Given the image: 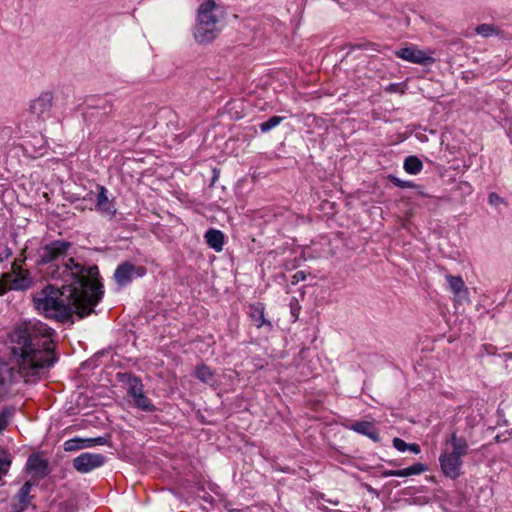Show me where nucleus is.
Returning a JSON list of instances; mask_svg holds the SVG:
<instances>
[{
    "instance_id": "nucleus-1",
    "label": "nucleus",
    "mask_w": 512,
    "mask_h": 512,
    "mask_svg": "<svg viewBox=\"0 0 512 512\" xmlns=\"http://www.w3.org/2000/svg\"><path fill=\"white\" fill-rule=\"evenodd\" d=\"M69 247V243L61 241L47 245L37 264L41 277L55 283H48L34 297V309L59 322L69 320L73 314L80 318L90 315L103 295L98 267H85L73 258L66 259Z\"/></svg>"
},
{
    "instance_id": "nucleus-2",
    "label": "nucleus",
    "mask_w": 512,
    "mask_h": 512,
    "mask_svg": "<svg viewBox=\"0 0 512 512\" xmlns=\"http://www.w3.org/2000/svg\"><path fill=\"white\" fill-rule=\"evenodd\" d=\"M55 331L41 322L34 323V377L49 369L57 360L54 341Z\"/></svg>"
},
{
    "instance_id": "nucleus-3",
    "label": "nucleus",
    "mask_w": 512,
    "mask_h": 512,
    "mask_svg": "<svg viewBox=\"0 0 512 512\" xmlns=\"http://www.w3.org/2000/svg\"><path fill=\"white\" fill-rule=\"evenodd\" d=\"M12 354L17 360L19 371L23 376H29L32 370V326L24 323L15 328L10 334Z\"/></svg>"
},
{
    "instance_id": "nucleus-4",
    "label": "nucleus",
    "mask_w": 512,
    "mask_h": 512,
    "mask_svg": "<svg viewBox=\"0 0 512 512\" xmlns=\"http://www.w3.org/2000/svg\"><path fill=\"white\" fill-rule=\"evenodd\" d=\"M452 446V451H443L439 457L440 467L443 474L451 479H456L461 475L463 465L462 457L468 452L467 440L458 437L454 432L448 441Z\"/></svg>"
},
{
    "instance_id": "nucleus-5",
    "label": "nucleus",
    "mask_w": 512,
    "mask_h": 512,
    "mask_svg": "<svg viewBox=\"0 0 512 512\" xmlns=\"http://www.w3.org/2000/svg\"><path fill=\"white\" fill-rule=\"evenodd\" d=\"M31 280L29 271L23 270L21 265L14 262L12 271L2 274L0 277V296L6 294L10 290H24L30 287Z\"/></svg>"
},
{
    "instance_id": "nucleus-6",
    "label": "nucleus",
    "mask_w": 512,
    "mask_h": 512,
    "mask_svg": "<svg viewBox=\"0 0 512 512\" xmlns=\"http://www.w3.org/2000/svg\"><path fill=\"white\" fill-rule=\"evenodd\" d=\"M434 51L431 49L421 50L416 45H409L395 51L396 57L418 65H432L435 63Z\"/></svg>"
},
{
    "instance_id": "nucleus-7",
    "label": "nucleus",
    "mask_w": 512,
    "mask_h": 512,
    "mask_svg": "<svg viewBox=\"0 0 512 512\" xmlns=\"http://www.w3.org/2000/svg\"><path fill=\"white\" fill-rule=\"evenodd\" d=\"M127 393L133 399V403L138 409L147 412L155 411V406L144 393V385L140 378L136 376L128 378Z\"/></svg>"
},
{
    "instance_id": "nucleus-8",
    "label": "nucleus",
    "mask_w": 512,
    "mask_h": 512,
    "mask_svg": "<svg viewBox=\"0 0 512 512\" xmlns=\"http://www.w3.org/2000/svg\"><path fill=\"white\" fill-rule=\"evenodd\" d=\"M146 273L143 266H135L130 262L121 263L115 270L114 279L120 286H126L134 277H142Z\"/></svg>"
},
{
    "instance_id": "nucleus-9",
    "label": "nucleus",
    "mask_w": 512,
    "mask_h": 512,
    "mask_svg": "<svg viewBox=\"0 0 512 512\" xmlns=\"http://www.w3.org/2000/svg\"><path fill=\"white\" fill-rule=\"evenodd\" d=\"M105 457L102 454L82 453L73 460V467L81 473H87L104 464Z\"/></svg>"
},
{
    "instance_id": "nucleus-10",
    "label": "nucleus",
    "mask_w": 512,
    "mask_h": 512,
    "mask_svg": "<svg viewBox=\"0 0 512 512\" xmlns=\"http://www.w3.org/2000/svg\"><path fill=\"white\" fill-rule=\"evenodd\" d=\"M218 21H197L194 28V37L198 43H208L214 40L218 33Z\"/></svg>"
},
{
    "instance_id": "nucleus-11",
    "label": "nucleus",
    "mask_w": 512,
    "mask_h": 512,
    "mask_svg": "<svg viewBox=\"0 0 512 512\" xmlns=\"http://www.w3.org/2000/svg\"><path fill=\"white\" fill-rule=\"evenodd\" d=\"M32 483L30 480L26 481L21 487L18 494L14 497L11 504L12 512H23L29 504V494L31 491Z\"/></svg>"
},
{
    "instance_id": "nucleus-12",
    "label": "nucleus",
    "mask_w": 512,
    "mask_h": 512,
    "mask_svg": "<svg viewBox=\"0 0 512 512\" xmlns=\"http://www.w3.org/2000/svg\"><path fill=\"white\" fill-rule=\"evenodd\" d=\"M349 429L367 436L374 442H378L380 440L378 429L375 427L373 422L355 421L349 425Z\"/></svg>"
},
{
    "instance_id": "nucleus-13",
    "label": "nucleus",
    "mask_w": 512,
    "mask_h": 512,
    "mask_svg": "<svg viewBox=\"0 0 512 512\" xmlns=\"http://www.w3.org/2000/svg\"><path fill=\"white\" fill-rule=\"evenodd\" d=\"M96 208L103 214L113 217L116 214V209L111 200L108 199L107 189L104 186H99Z\"/></svg>"
},
{
    "instance_id": "nucleus-14",
    "label": "nucleus",
    "mask_w": 512,
    "mask_h": 512,
    "mask_svg": "<svg viewBox=\"0 0 512 512\" xmlns=\"http://www.w3.org/2000/svg\"><path fill=\"white\" fill-rule=\"evenodd\" d=\"M428 470L427 465L423 463H415L410 467L399 470H386L383 472L384 477H409L412 475H419Z\"/></svg>"
},
{
    "instance_id": "nucleus-15",
    "label": "nucleus",
    "mask_w": 512,
    "mask_h": 512,
    "mask_svg": "<svg viewBox=\"0 0 512 512\" xmlns=\"http://www.w3.org/2000/svg\"><path fill=\"white\" fill-rule=\"evenodd\" d=\"M249 316L257 328L262 326H268L270 329L272 328L271 322L265 318V307L262 303L250 305Z\"/></svg>"
},
{
    "instance_id": "nucleus-16",
    "label": "nucleus",
    "mask_w": 512,
    "mask_h": 512,
    "mask_svg": "<svg viewBox=\"0 0 512 512\" xmlns=\"http://www.w3.org/2000/svg\"><path fill=\"white\" fill-rule=\"evenodd\" d=\"M204 238L207 245L216 252H221L224 246V234L217 229H209L206 231Z\"/></svg>"
},
{
    "instance_id": "nucleus-17",
    "label": "nucleus",
    "mask_w": 512,
    "mask_h": 512,
    "mask_svg": "<svg viewBox=\"0 0 512 512\" xmlns=\"http://www.w3.org/2000/svg\"><path fill=\"white\" fill-rule=\"evenodd\" d=\"M216 8L214 0H206L203 2L198 9L197 21H218L213 11Z\"/></svg>"
},
{
    "instance_id": "nucleus-18",
    "label": "nucleus",
    "mask_w": 512,
    "mask_h": 512,
    "mask_svg": "<svg viewBox=\"0 0 512 512\" xmlns=\"http://www.w3.org/2000/svg\"><path fill=\"white\" fill-rule=\"evenodd\" d=\"M446 280L455 298H462L468 294V289L461 276L447 275Z\"/></svg>"
},
{
    "instance_id": "nucleus-19",
    "label": "nucleus",
    "mask_w": 512,
    "mask_h": 512,
    "mask_svg": "<svg viewBox=\"0 0 512 512\" xmlns=\"http://www.w3.org/2000/svg\"><path fill=\"white\" fill-rule=\"evenodd\" d=\"M404 170L411 175H416L420 173L423 169V164L421 160L416 156H408L404 160Z\"/></svg>"
},
{
    "instance_id": "nucleus-20",
    "label": "nucleus",
    "mask_w": 512,
    "mask_h": 512,
    "mask_svg": "<svg viewBox=\"0 0 512 512\" xmlns=\"http://www.w3.org/2000/svg\"><path fill=\"white\" fill-rule=\"evenodd\" d=\"M49 473L50 469L48 461L34 454V478H42L48 475Z\"/></svg>"
},
{
    "instance_id": "nucleus-21",
    "label": "nucleus",
    "mask_w": 512,
    "mask_h": 512,
    "mask_svg": "<svg viewBox=\"0 0 512 512\" xmlns=\"http://www.w3.org/2000/svg\"><path fill=\"white\" fill-rule=\"evenodd\" d=\"M53 95L51 92L42 93L39 98L36 100L37 105L40 107V112L44 113L47 111L52 104Z\"/></svg>"
},
{
    "instance_id": "nucleus-22",
    "label": "nucleus",
    "mask_w": 512,
    "mask_h": 512,
    "mask_svg": "<svg viewBox=\"0 0 512 512\" xmlns=\"http://www.w3.org/2000/svg\"><path fill=\"white\" fill-rule=\"evenodd\" d=\"M284 120V117H281V116H272L271 118H269L267 121L265 122H262L260 125H259V128H260V131L262 133H267L268 131H270L271 129L275 128L276 126H278L282 121Z\"/></svg>"
},
{
    "instance_id": "nucleus-23",
    "label": "nucleus",
    "mask_w": 512,
    "mask_h": 512,
    "mask_svg": "<svg viewBox=\"0 0 512 512\" xmlns=\"http://www.w3.org/2000/svg\"><path fill=\"white\" fill-rule=\"evenodd\" d=\"M196 377L205 383L213 381V372L206 365H201L196 369Z\"/></svg>"
},
{
    "instance_id": "nucleus-24",
    "label": "nucleus",
    "mask_w": 512,
    "mask_h": 512,
    "mask_svg": "<svg viewBox=\"0 0 512 512\" xmlns=\"http://www.w3.org/2000/svg\"><path fill=\"white\" fill-rule=\"evenodd\" d=\"M63 448L67 452L77 451L83 449L81 438L75 437L64 442Z\"/></svg>"
},
{
    "instance_id": "nucleus-25",
    "label": "nucleus",
    "mask_w": 512,
    "mask_h": 512,
    "mask_svg": "<svg viewBox=\"0 0 512 512\" xmlns=\"http://www.w3.org/2000/svg\"><path fill=\"white\" fill-rule=\"evenodd\" d=\"M475 31L483 37H490L496 33V28L491 24H481L476 27Z\"/></svg>"
},
{
    "instance_id": "nucleus-26",
    "label": "nucleus",
    "mask_w": 512,
    "mask_h": 512,
    "mask_svg": "<svg viewBox=\"0 0 512 512\" xmlns=\"http://www.w3.org/2000/svg\"><path fill=\"white\" fill-rule=\"evenodd\" d=\"M81 443L83 445V449L84 448H90V447H93V446H96V445H105L107 443V440L105 437H96V438H86V439H82L81 438Z\"/></svg>"
},
{
    "instance_id": "nucleus-27",
    "label": "nucleus",
    "mask_w": 512,
    "mask_h": 512,
    "mask_svg": "<svg viewBox=\"0 0 512 512\" xmlns=\"http://www.w3.org/2000/svg\"><path fill=\"white\" fill-rule=\"evenodd\" d=\"M388 179L399 188H415V184L412 181H404L394 175H389Z\"/></svg>"
},
{
    "instance_id": "nucleus-28",
    "label": "nucleus",
    "mask_w": 512,
    "mask_h": 512,
    "mask_svg": "<svg viewBox=\"0 0 512 512\" xmlns=\"http://www.w3.org/2000/svg\"><path fill=\"white\" fill-rule=\"evenodd\" d=\"M388 93H405V85L403 83H391L385 88Z\"/></svg>"
},
{
    "instance_id": "nucleus-29",
    "label": "nucleus",
    "mask_w": 512,
    "mask_h": 512,
    "mask_svg": "<svg viewBox=\"0 0 512 512\" xmlns=\"http://www.w3.org/2000/svg\"><path fill=\"white\" fill-rule=\"evenodd\" d=\"M393 447L397 449L400 452H404L407 450L408 444L401 438H394L393 441Z\"/></svg>"
},
{
    "instance_id": "nucleus-30",
    "label": "nucleus",
    "mask_w": 512,
    "mask_h": 512,
    "mask_svg": "<svg viewBox=\"0 0 512 512\" xmlns=\"http://www.w3.org/2000/svg\"><path fill=\"white\" fill-rule=\"evenodd\" d=\"M306 279V275L303 271H297L294 275H293V281L292 283L295 284V283H298L299 281H304Z\"/></svg>"
},
{
    "instance_id": "nucleus-31",
    "label": "nucleus",
    "mask_w": 512,
    "mask_h": 512,
    "mask_svg": "<svg viewBox=\"0 0 512 512\" xmlns=\"http://www.w3.org/2000/svg\"><path fill=\"white\" fill-rule=\"evenodd\" d=\"M8 424V417L5 412L0 413V431L3 430Z\"/></svg>"
},
{
    "instance_id": "nucleus-32",
    "label": "nucleus",
    "mask_w": 512,
    "mask_h": 512,
    "mask_svg": "<svg viewBox=\"0 0 512 512\" xmlns=\"http://www.w3.org/2000/svg\"><path fill=\"white\" fill-rule=\"evenodd\" d=\"M499 202H501V198L496 193H491L489 195V203L492 205H497Z\"/></svg>"
},
{
    "instance_id": "nucleus-33",
    "label": "nucleus",
    "mask_w": 512,
    "mask_h": 512,
    "mask_svg": "<svg viewBox=\"0 0 512 512\" xmlns=\"http://www.w3.org/2000/svg\"><path fill=\"white\" fill-rule=\"evenodd\" d=\"M407 450L411 451L414 454H419L421 451L420 446L415 443L408 444Z\"/></svg>"
},
{
    "instance_id": "nucleus-34",
    "label": "nucleus",
    "mask_w": 512,
    "mask_h": 512,
    "mask_svg": "<svg viewBox=\"0 0 512 512\" xmlns=\"http://www.w3.org/2000/svg\"><path fill=\"white\" fill-rule=\"evenodd\" d=\"M32 467V454H30L28 457H27V461H26V468L29 469Z\"/></svg>"
},
{
    "instance_id": "nucleus-35",
    "label": "nucleus",
    "mask_w": 512,
    "mask_h": 512,
    "mask_svg": "<svg viewBox=\"0 0 512 512\" xmlns=\"http://www.w3.org/2000/svg\"><path fill=\"white\" fill-rule=\"evenodd\" d=\"M4 385H5V379L2 376H0V392L3 390Z\"/></svg>"
}]
</instances>
